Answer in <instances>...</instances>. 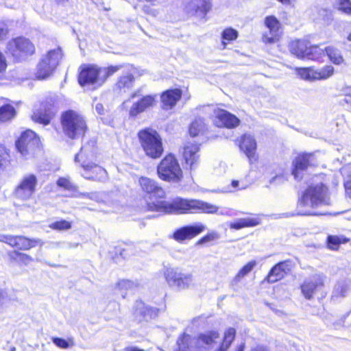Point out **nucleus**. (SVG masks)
<instances>
[{
	"mask_svg": "<svg viewBox=\"0 0 351 351\" xmlns=\"http://www.w3.org/2000/svg\"><path fill=\"white\" fill-rule=\"evenodd\" d=\"M138 183L143 193L142 206L145 211L176 215L217 214L219 211L218 206L198 199L176 197L165 201V189L150 178L141 176Z\"/></svg>",
	"mask_w": 351,
	"mask_h": 351,
	"instance_id": "1",
	"label": "nucleus"
},
{
	"mask_svg": "<svg viewBox=\"0 0 351 351\" xmlns=\"http://www.w3.org/2000/svg\"><path fill=\"white\" fill-rule=\"evenodd\" d=\"M100 155L97 142L90 139L86 142L75 154L74 160L80 169V173L84 179L101 182L108 177V172L99 160Z\"/></svg>",
	"mask_w": 351,
	"mask_h": 351,
	"instance_id": "2",
	"label": "nucleus"
},
{
	"mask_svg": "<svg viewBox=\"0 0 351 351\" xmlns=\"http://www.w3.org/2000/svg\"><path fill=\"white\" fill-rule=\"evenodd\" d=\"M0 241L14 249L7 253L9 261L20 265H27L33 261V258L30 255L22 252L23 251L30 250L42 244L40 239L23 235H2L0 237Z\"/></svg>",
	"mask_w": 351,
	"mask_h": 351,
	"instance_id": "3",
	"label": "nucleus"
},
{
	"mask_svg": "<svg viewBox=\"0 0 351 351\" xmlns=\"http://www.w3.org/2000/svg\"><path fill=\"white\" fill-rule=\"evenodd\" d=\"M59 121L62 132L68 140H83L89 132L86 117L76 110L69 108L62 111Z\"/></svg>",
	"mask_w": 351,
	"mask_h": 351,
	"instance_id": "4",
	"label": "nucleus"
},
{
	"mask_svg": "<svg viewBox=\"0 0 351 351\" xmlns=\"http://www.w3.org/2000/svg\"><path fill=\"white\" fill-rule=\"evenodd\" d=\"M158 179L164 182L180 184L184 180V173L180 161L173 153L166 154L156 166Z\"/></svg>",
	"mask_w": 351,
	"mask_h": 351,
	"instance_id": "5",
	"label": "nucleus"
},
{
	"mask_svg": "<svg viewBox=\"0 0 351 351\" xmlns=\"http://www.w3.org/2000/svg\"><path fill=\"white\" fill-rule=\"evenodd\" d=\"M137 138L145 156L152 160L161 158L165 147L162 138L157 130L150 127L144 128L138 131Z\"/></svg>",
	"mask_w": 351,
	"mask_h": 351,
	"instance_id": "6",
	"label": "nucleus"
},
{
	"mask_svg": "<svg viewBox=\"0 0 351 351\" xmlns=\"http://www.w3.org/2000/svg\"><path fill=\"white\" fill-rule=\"evenodd\" d=\"M15 149L25 160L34 158L43 149L40 136L31 129L22 131L14 141Z\"/></svg>",
	"mask_w": 351,
	"mask_h": 351,
	"instance_id": "7",
	"label": "nucleus"
},
{
	"mask_svg": "<svg viewBox=\"0 0 351 351\" xmlns=\"http://www.w3.org/2000/svg\"><path fill=\"white\" fill-rule=\"evenodd\" d=\"M6 52L15 62H21L36 55V49L29 38L19 36L8 42Z\"/></svg>",
	"mask_w": 351,
	"mask_h": 351,
	"instance_id": "8",
	"label": "nucleus"
},
{
	"mask_svg": "<svg viewBox=\"0 0 351 351\" xmlns=\"http://www.w3.org/2000/svg\"><path fill=\"white\" fill-rule=\"evenodd\" d=\"M328 191L327 185L322 182L308 186L298 199L297 207L298 208H315L325 203Z\"/></svg>",
	"mask_w": 351,
	"mask_h": 351,
	"instance_id": "9",
	"label": "nucleus"
},
{
	"mask_svg": "<svg viewBox=\"0 0 351 351\" xmlns=\"http://www.w3.org/2000/svg\"><path fill=\"white\" fill-rule=\"evenodd\" d=\"M290 53L300 60L322 61V51L319 44H312L308 39L292 40L289 45Z\"/></svg>",
	"mask_w": 351,
	"mask_h": 351,
	"instance_id": "10",
	"label": "nucleus"
},
{
	"mask_svg": "<svg viewBox=\"0 0 351 351\" xmlns=\"http://www.w3.org/2000/svg\"><path fill=\"white\" fill-rule=\"evenodd\" d=\"M63 56L60 47L48 51L36 65L35 79L47 80L55 72Z\"/></svg>",
	"mask_w": 351,
	"mask_h": 351,
	"instance_id": "11",
	"label": "nucleus"
},
{
	"mask_svg": "<svg viewBox=\"0 0 351 351\" xmlns=\"http://www.w3.org/2000/svg\"><path fill=\"white\" fill-rule=\"evenodd\" d=\"M57 112L56 99L54 97L48 96L40 102L39 108L33 111L31 120L35 123L47 126L55 119Z\"/></svg>",
	"mask_w": 351,
	"mask_h": 351,
	"instance_id": "12",
	"label": "nucleus"
},
{
	"mask_svg": "<svg viewBox=\"0 0 351 351\" xmlns=\"http://www.w3.org/2000/svg\"><path fill=\"white\" fill-rule=\"evenodd\" d=\"M300 289L303 297L308 300H313L315 298L320 300L327 295L324 281L319 277L305 279L300 284Z\"/></svg>",
	"mask_w": 351,
	"mask_h": 351,
	"instance_id": "13",
	"label": "nucleus"
},
{
	"mask_svg": "<svg viewBox=\"0 0 351 351\" xmlns=\"http://www.w3.org/2000/svg\"><path fill=\"white\" fill-rule=\"evenodd\" d=\"M38 182L37 176L35 174L25 175L14 189V197L21 201H27L32 199L37 190Z\"/></svg>",
	"mask_w": 351,
	"mask_h": 351,
	"instance_id": "14",
	"label": "nucleus"
},
{
	"mask_svg": "<svg viewBox=\"0 0 351 351\" xmlns=\"http://www.w3.org/2000/svg\"><path fill=\"white\" fill-rule=\"evenodd\" d=\"M101 67L92 64H83L79 68L77 82L81 86H101Z\"/></svg>",
	"mask_w": 351,
	"mask_h": 351,
	"instance_id": "15",
	"label": "nucleus"
},
{
	"mask_svg": "<svg viewBox=\"0 0 351 351\" xmlns=\"http://www.w3.org/2000/svg\"><path fill=\"white\" fill-rule=\"evenodd\" d=\"M201 144L197 142H186L182 147V160L186 169L195 171L201 164Z\"/></svg>",
	"mask_w": 351,
	"mask_h": 351,
	"instance_id": "16",
	"label": "nucleus"
},
{
	"mask_svg": "<svg viewBox=\"0 0 351 351\" xmlns=\"http://www.w3.org/2000/svg\"><path fill=\"white\" fill-rule=\"evenodd\" d=\"M294 266L295 263L291 259L279 261L271 267L261 285L274 284L283 280L292 271Z\"/></svg>",
	"mask_w": 351,
	"mask_h": 351,
	"instance_id": "17",
	"label": "nucleus"
},
{
	"mask_svg": "<svg viewBox=\"0 0 351 351\" xmlns=\"http://www.w3.org/2000/svg\"><path fill=\"white\" fill-rule=\"evenodd\" d=\"M234 143L240 152L245 154L250 163L258 161L257 141L253 135L250 133H243L234 140Z\"/></svg>",
	"mask_w": 351,
	"mask_h": 351,
	"instance_id": "18",
	"label": "nucleus"
},
{
	"mask_svg": "<svg viewBox=\"0 0 351 351\" xmlns=\"http://www.w3.org/2000/svg\"><path fill=\"white\" fill-rule=\"evenodd\" d=\"M164 277L167 284L180 289H188L192 283L191 274L181 273L177 268H167L164 271Z\"/></svg>",
	"mask_w": 351,
	"mask_h": 351,
	"instance_id": "19",
	"label": "nucleus"
},
{
	"mask_svg": "<svg viewBox=\"0 0 351 351\" xmlns=\"http://www.w3.org/2000/svg\"><path fill=\"white\" fill-rule=\"evenodd\" d=\"M313 157L312 153L306 152L300 153L295 157L292 162L291 173L295 180H302L303 172L315 166L313 163Z\"/></svg>",
	"mask_w": 351,
	"mask_h": 351,
	"instance_id": "20",
	"label": "nucleus"
},
{
	"mask_svg": "<svg viewBox=\"0 0 351 351\" xmlns=\"http://www.w3.org/2000/svg\"><path fill=\"white\" fill-rule=\"evenodd\" d=\"M241 124L240 119L234 114L222 108L214 110L213 125L218 128L234 129Z\"/></svg>",
	"mask_w": 351,
	"mask_h": 351,
	"instance_id": "21",
	"label": "nucleus"
},
{
	"mask_svg": "<svg viewBox=\"0 0 351 351\" xmlns=\"http://www.w3.org/2000/svg\"><path fill=\"white\" fill-rule=\"evenodd\" d=\"M265 27L269 29V33H264L262 36V41L266 45L274 44L280 38L281 24L280 21L274 15L267 16L264 20Z\"/></svg>",
	"mask_w": 351,
	"mask_h": 351,
	"instance_id": "22",
	"label": "nucleus"
},
{
	"mask_svg": "<svg viewBox=\"0 0 351 351\" xmlns=\"http://www.w3.org/2000/svg\"><path fill=\"white\" fill-rule=\"evenodd\" d=\"M206 229V226L201 223L184 226L173 232L172 238L178 243H183L194 239Z\"/></svg>",
	"mask_w": 351,
	"mask_h": 351,
	"instance_id": "23",
	"label": "nucleus"
},
{
	"mask_svg": "<svg viewBox=\"0 0 351 351\" xmlns=\"http://www.w3.org/2000/svg\"><path fill=\"white\" fill-rule=\"evenodd\" d=\"M156 308L147 306L143 300H138L132 311L134 321L138 324L147 322L156 315Z\"/></svg>",
	"mask_w": 351,
	"mask_h": 351,
	"instance_id": "24",
	"label": "nucleus"
},
{
	"mask_svg": "<svg viewBox=\"0 0 351 351\" xmlns=\"http://www.w3.org/2000/svg\"><path fill=\"white\" fill-rule=\"evenodd\" d=\"M156 104V96L154 95H146L134 102L129 110V116L136 118L148 108H152Z\"/></svg>",
	"mask_w": 351,
	"mask_h": 351,
	"instance_id": "25",
	"label": "nucleus"
},
{
	"mask_svg": "<svg viewBox=\"0 0 351 351\" xmlns=\"http://www.w3.org/2000/svg\"><path fill=\"white\" fill-rule=\"evenodd\" d=\"M247 217L240 218L229 223L231 230H241L247 228H254L262 223V215L258 213H247Z\"/></svg>",
	"mask_w": 351,
	"mask_h": 351,
	"instance_id": "26",
	"label": "nucleus"
},
{
	"mask_svg": "<svg viewBox=\"0 0 351 351\" xmlns=\"http://www.w3.org/2000/svg\"><path fill=\"white\" fill-rule=\"evenodd\" d=\"M182 91L180 88H169L160 94L161 107L163 110H169L173 108L182 99Z\"/></svg>",
	"mask_w": 351,
	"mask_h": 351,
	"instance_id": "27",
	"label": "nucleus"
},
{
	"mask_svg": "<svg viewBox=\"0 0 351 351\" xmlns=\"http://www.w3.org/2000/svg\"><path fill=\"white\" fill-rule=\"evenodd\" d=\"M220 334L217 330H210L199 333L195 338L197 349L212 348L217 343Z\"/></svg>",
	"mask_w": 351,
	"mask_h": 351,
	"instance_id": "28",
	"label": "nucleus"
},
{
	"mask_svg": "<svg viewBox=\"0 0 351 351\" xmlns=\"http://www.w3.org/2000/svg\"><path fill=\"white\" fill-rule=\"evenodd\" d=\"M14 158L10 148L0 143V171L9 172L14 169Z\"/></svg>",
	"mask_w": 351,
	"mask_h": 351,
	"instance_id": "29",
	"label": "nucleus"
},
{
	"mask_svg": "<svg viewBox=\"0 0 351 351\" xmlns=\"http://www.w3.org/2000/svg\"><path fill=\"white\" fill-rule=\"evenodd\" d=\"M322 61H324L325 56H327L329 62L334 65L340 66L345 65L346 64V59L341 52V51L334 45H328L322 49Z\"/></svg>",
	"mask_w": 351,
	"mask_h": 351,
	"instance_id": "30",
	"label": "nucleus"
},
{
	"mask_svg": "<svg viewBox=\"0 0 351 351\" xmlns=\"http://www.w3.org/2000/svg\"><path fill=\"white\" fill-rule=\"evenodd\" d=\"M134 252V245L126 242H119L110 252L111 258L116 261L120 258L125 259Z\"/></svg>",
	"mask_w": 351,
	"mask_h": 351,
	"instance_id": "31",
	"label": "nucleus"
},
{
	"mask_svg": "<svg viewBox=\"0 0 351 351\" xmlns=\"http://www.w3.org/2000/svg\"><path fill=\"white\" fill-rule=\"evenodd\" d=\"M191 8V13L195 16L206 17L207 13L211 10L212 4L210 0H193Z\"/></svg>",
	"mask_w": 351,
	"mask_h": 351,
	"instance_id": "32",
	"label": "nucleus"
},
{
	"mask_svg": "<svg viewBox=\"0 0 351 351\" xmlns=\"http://www.w3.org/2000/svg\"><path fill=\"white\" fill-rule=\"evenodd\" d=\"M237 336V330L233 327L226 328L223 334L222 340L213 351H228Z\"/></svg>",
	"mask_w": 351,
	"mask_h": 351,
	"instance_id": "33",
	"label": "nucleus"
},
{
	"mask_svg": "<svg viewBox=\"0 0 351 351\" xmlns=\"http://www.w3.org/2000/svg\"><path fill=\"white\" fill-rule=\"evenodd\" d=\"M207 131L205 119L202 117H195L189 124L188 132L191 137H197L204 134Z\"/></svg>",
	"mask_w": 351,
	"mask_h": 351,
	"instance_id": "34",
	"label": "nucleus"
},
{
	"mask_svg": "<svg viewBox=\"0 0 351 351\" xmlns=\"http://www.w3.org/2000/svg\"><path fill=\"white\" fill-rule=\"evenodd\" d=\"M350 241L349 238L343 235L329 234L326 237V245L328 249L332 251H338L341 244H346Z\"/></svg>",
	"mask_w": 351,
	"mask_h": 351,
	"instance_id": "35",
	"label": "nucleus"
},
{
	"mask_svg": "<svg viewBox=\"0 0 351 351\" xmlns=\"http://www.w3.org/2000/svg\"><path fill=\"white\" fill-rule=\"evenodd\" d=\"M257 262L255 260L250 261L245 264L232 278L231 281L232 285L235 286L240 282L245 276L249 274L253 270Z\"/></svg>",
	"mask_w": 351,
	"mask_h": 351,
	"instance_id": "36",
	"label": "nucleus"
},
{
	"mask_svg": "<svg viewBox=\"0 0 351 351\" xmlns=\"http://www.w3.org/2000/svg\"><path fill=\"white\" fill-rule=\"evenodd\" d=\"M16 114L14 107L10 103L0 106V122L4 123L14 119Z\"/></svg>",
	"mask_w": 351,
	"mask_h": 351,
	"instance_id": "37",
	"label": "nucleus"
},
{
	"mask_svg": "<svg viewBox=\"0 0 351 351\" xmlns=\"http://www.w3.org/2000/svg\"><path fill=\"white\" fill-rule=\"evenodd\" d=\"M294 71L302 80L308 81L316 80V71L315 66L296 67L294 69Z\"/></svg>",
	"mask_w": 351,
	"mask_h": 351,
	"instance_id": "38",
	"label": "nucleus"
},
{
	"mask_svg": "<svg viewBox=\"0 0 351 351\" xmlns=\"http://www.w3.org/2000/svg\"><path fill=\"white\" fill-rule=\"evenodd\" d=\"M134 77L132 73L120 76L116 82L114 86L117 90L122 91L132 87Z\"/></svg>",
	"mask_w": 351,
	"mask_h": 351,
	"instance_id": "39",
	"label": "nucleus"
},
{
	"mask_svg": "<svg viewBox=\"0 0 351 351\" xmlns=\"http://www.w3.org/2000/svg\"><path fill=\"white\" fill-rule=\"evenodd\" d=\"M239 36L237 30L232 27H226L221 32V45L226 49L228 44L236 40Z\"/></svg>",
	"mask_w": 351,
	"mask_h": 351,
	"instance_id": "40",
	"label": "nucleus"
},
{
	"mask_svg": "<svg viewBox=\"0 0 351 351\" xmlns=\"http://www.w3.org/2000/svg\"><path fill=\"white\" fill-rule=\"evenodd\" d=\"M56 185L61 189L75 193L78 191V187L74 184L69 178L60 177L56 180Z\"/></svg>",
	"mask_w": 351,
	"mask_h": 351,
	"instance_id": "41",
	"label": "nucleus"
},
{
	"mask_svg": "<svg viewBox=\"0 0 351 351\" xmlns=\"http://www.w3.org/2000/svg\"><path fill=\"white\" fill-rule=\"evenodd\" d=\"M176 345V351H193L191 346V336L186 332L180 335Z\"/></svg>",
	"mask_w": 351,
	"mask_h": 351,
	"instance_id": "42",
	"label": "nucleus"
},
{
	"mask_svg": "<svg viewBox=\"0 0 351 351\" xmlns=\"http://www.w3.org/2000/svg\"><path fill=\"white\" fill-rule=\"evenodd\" d=\"M316 80H326L333 75L334 67L330 64H326L320 69H315Z\"/></svg>",
	"mask_w": 351,
	"mask_h": 351,
	"instance_id": "43",
	"label": "nucleus"
},
{
	"mask_svg": "<svg viewBox=\"0 0 351 351\" xmlns=\"http://www.w3.org/2000/svg\"><path fill=\"white\" fill-rule=\"evenodd\" d=\"M219 238V234L215 232H210L199 239L195 243V246H207Z\"/></svg>",
	"mask_w": 351,
	"mask_h": 351,
	"instance_id": "44",
	"label": "nucleus"
},
{
	"mask_svg": "<svg viewBox=\"0 0 351 351\" xmlns=\"http://www.w3.org/2000/svg\"><path fill=\"white\" fill-rule=\"evenodd\" d=\"M121 67V65H110L107 67L101 68V82L102 84L107 80L108 77L119 71Z\"/></svg>",
	"mask_w": 351,
	"mask_h": 351,
	"instance_id": "45",
	"label": "nucleus"
},
{
	"mask_svg": "<svg viewBox=\"0 0 351 351\" xmlns=\"http://www.w3.org/2000/svg\"><path fill=\"white\" fill-rule=\"evenodd\" d=\"M72 223L71 221L65 219L56 221L49 225V227L56 231L67 230L71 228Z\"/></svg>",
	"mask_w": 351,
	"mask_h": 351,
	"instance_id": "46",
	"label": "nucleus"
},
{
	"mask_svg": "<svg viewBox=\"0 0 351 351\" xmlns=\"http://www.w3.org/2000/svg\"><path fill=\"white\" fill-rule=\"evenodd\" d=\"M53 343L58 348L66 349L73 345L72 339H64L60 337H54L51 338Z\"/></svg>",
	"mask_w": 351,
	"mask_h": 351,
	"instance_id": "47",
	"label": "nucleus"
},
{
	"mask_svg": "<svg viewBox=\"0 0 351 351\" xmlns=\"http://www.w3.org/2000/svg\"><path fill=\"white\" fill-rule=\"evenodd\" d=\"M339 10L341 12L351 15V1L350 0H337Z\"/></svg>",
	"mask_w": 351,
	"mask_h": 351,
	"instance_id": "48",
	"label": "nucleus"
},
{
	"mask_svg": "<svg viewBox=\"0 0 351 351\" xmlns=\"http://www.w3.org/2000/svg\"><path fill=\"white\" fill-rule=\"evenodd\" d=\"M343 187L346 195L351 199V173L348 175L344 180Z\"/></svg>",
	"mask_w": 351,
	"mask_h": 351,
	"instance_id": "49",
	"label": "nucleus"
},
{
	"mask_svg": "<svg viewBox=\"0 0 351 351\" xmlns=\"http://www.w3.org/2000/svg\"><path fill=\"white\" fill-rule=\"evenodd\" d=\"M132 284V282L130 280H121L117 282L116 286L120 290H127L131 287Z\"/></svg>",
	"mask_w": 351,
	"mask_h": 351,
	"instance_id": "50",
	"label": "nucleus"
},
{
	"mask_svg": "<svg viewBox=\"0 0 351 351\" xmlns=\"http://www.w3.org/2000/svg\"><path fill=\"white\" fill-rule=\"evenodd\" d=\"M344 102L351 107V86H347L344 89Z\"/></svg>",
	"mask_w": 351,
	"mask_h": 351,
	"instance_id": "51",
	"label": "nucleus"
},
{
	"mask_svg": "<svg viewBox=\"0 0 351 351\" xmlns=\"http://www.w3.org/2000/svg\"><path fill=\"white\" fill-rule=\"evenodd\" d=\"M7 69V62L3 54L0 51V73H5Z\"/></svg>",
	"mask_w": 351,
	"mask_h": 351,
	"instance_id": "52",
	"label": "nucleus"
},
{
	"mask_svg": "<svg viewBox=\"0 0 351 351\" xmlns=\"http://www.w3.org/2000/svg\"><path fill=\"white\" fill-rule=\"evenodd\" d=\"M231 186L235 190H243V189H245L247 187V185H246V184L240 185V182L237 180H232Z\"/></svg>",
	"mask_w": 351,
	"mask_h": 351,
	"instance_id": "53",
	"label": "nucleus"
},
{
	"mask_svg": "<svg viewBox=\"0 0 351 351\" xmlns=\"http://www.w3.org/2000/svg\"><path fill=\"white\" fill-rule=\"evenodd\" d=\"M8 33L9 30L8 28L0 27V40H5Z\"/></svg>",
	"mask_w": 351,
	"mask_h": 351,
	"instance_id": "54",
	"label": "nucleus"
},
{
	"mask_svg": "<svg viewBox=\"0 0 351 351\" xmlns=\"http://www.w3.org/2000/svg\"><path fill=\"white\" fill-rule=\"evenodd\" d=\"M251 351H270L269 348L263 345H258L256 347L252 348Z\"/></svg>",
	"mask_w": 351,
	"mask_h": 351,
	"instance_id": "55",
	"label": "nucleus"
},
{
	"mask_svg": "<svg viewBox=\"0 0 351 351\" xmlns=\"http://www.w3.org/2000/svg\"><path fill=\"white\" fill-rule=\"evenodd\" d=\"M123 351H145V350L136 346H127L124 348Z\"/></svg>",
	"mask_w": 351,
	"mask_h": 351,
	"instance_id": "56",
	"label": "nucleus"
},
{
	"mask_svg": "<svg viewBox=\"0 0 351 351\" xmlns=\"http://www.w3.org/2000/svg\"><path fill=\"white\" fill-rule=\"evenodd\" d=\"M245 343L242 342L235 346L234 351H245Z\"/></svg>",
	"mask_w": 351,
	"mask_h": 351,
	"instance_id": "57",
	"label": "nucleus"
},
{
	"mask_svg": "<svg viewBox=\"0 0 351 351\" xmlns=\"http://www.w3.org/2000/svg\"><path fill=\"white\" fill-rule=\"evenodd\" d=\"M302 215H306V216H319L321 215V214H318L317 213H311V212H306L302 214Z\"/></svg>",
	"mask_w": 351,
	"mask_h": 351,
	"instance_id": "58",
	"label": "nucleus"
},
{
	"mask_svg": "<svg viewBox=\"0 0 351 351\" xmlns=\"http://www.w3.org/2000/svg\"><path fill=\"white\" fill-rule=\"evenodd\" d=\"M69 0H55V2L58 5H60L66 3Z\"/></svg>",
	"mask_w": 351,
	"mask_h": 351,
	"instance_id": "59",
	"label": "nucleus"
},
{
	"mask_svg": "<svg viewBox=\"0 0 351 351\" xmlns=\"http://www.w3.org/2000/svg\"><path fill=\"white\" fill-rule=\"evenodd\" d=\"M284 5H289L291 4V0H277Z\"/></svg>",
	"mask_w": 351,
	"mask_h": 351,
	"instance_id": "60",
	"label": "nucleus"
},
{
	"mask_svg": "<svg viewBox=\"0 0 351 351\" xmlns=\"http://www.w3.org/2000/svg\"><path fill=\"white\" fill-rule=\"evenodd\" d=\"M96 109L98 110L99 113L100 114H102V112L103 111V108H102V105L101 104H98L97 106H96Z\"/></svg>",
	"mask_w": 351,
	"mask_h": 351,
	"instance_id": "61",
	"label": "nucleus"
},
{
	"mask_svg": "<svg viewBox=\"0 0 351 351\" xmlns=\"http://www.w3.org/2000/svg\"><path fill=\"white\" fill-rule=\"evenodd\" d=\"M347 40L350 42H351V32L348 34L347 36Z\"/></svg>",
	"mask_w": 351,
	"mask_h": 351,
	"instance_id": "62",
	"label": "nucleus"
},
{
	"mask_svg": "<svg viewBox=\"0 0 351 351\" xmlns=\"http://www.w3.org/2000/svg\"><path fill=\"white\" fill-rule=\"evenodd\" d=\"M136 96H137L136 93H134L132 94L131 97H132V98H134V97H136Z\"/></svg>",
	"mask_w": 351,
	"mask_h": 351,
	"instance_id": "63",
	"label": "nucleus"
}]
</instances>
